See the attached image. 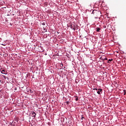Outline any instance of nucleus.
<instances>
[{
  "mask_svg": "<svg viewBox=\"0 0 126 126\" xmlns=\"http://www.w3.org/2000/svg\"><path fill=\"white\" fill-rule=\"evenodd\" d=\"M92 14L94 17H97V16H99L101 15V11L97 10H94L92 12Z\"/></svg>",
  "mask_w": 126,
  "mask_h": 126,
  "instance_id": "f257e3e1",
  "label": "nucleus"
},
{
  "mask_svg": "<svg viewBox=\"0 0 126 126\" xmlns=\"http://www.w3.org/2000/svg\"><path fill=\"white\" fill-rule=\"evenodd\" d=\"M71 28L72 29H73V30L74 31L77 30V29H78V28L77 25H74L73 27L72 26H71Z\"/></svg>",
  "mask_w": 126,
  "mask_h": 126,
  "instance_id": "f03ea898",
  "label": "nucleus"
},
{
  "mask_svg": "<svg viewBox=\"0 0 126 126\" xmlns=\"http://www.w3.org/2000/svg\"><path fill=\"white\" fill-rule=\"evenodd\" d=\"M101 92H102V89H99L98 90V91L97 92V94L100 95V94H101Z\"/></svg>",
  "mask_w": 126,
  "mask_h": 126,
  "instance_id": "7ed1b4c3",
  "label": "nucleus"
},
{
  "mask_svg": "<svg viewBox=\"0 0 126 126\" xmlns=\"http://www.w3.org/2000/svg\"><path fill=\"white\" fill-rule=\"evenodd\" d=\"M1 71V73H2L3 74H7V72L4 70H2Z\"/></svg>",
  "mask_w": 126,
  "mask_h": 126,
  "instance_id": "20e7f679",
  "label": "nucleus"
},
{
  "mask_svg": "<svg viewBox=\"0 0 126 126\" xmlns=\"http://www.w3.org/2000/svg\"><path fill=\"white\" fill-rule=\"evenodd\" d=\"M32 117H33V118H35V117H36V113H35V112L33 111L32 112Z\"/></svg>",
  "mask_w": 126,
  "mask_h": 126,
  "instance_id": "39448f33",
  "label": "nucleus"
},
{
  "mask_svg": "<svg viewBox=\"0 0 126 126\" xmlns=\"http://www.w3.org/2000/svg\"><path fill=\"white\" fill-rule=\"evenodd\" d=\"M100 30H101V29L96 28V32H99Z\"/></svg>",
  "mask_w": 126,
  "mask_h": 126,
  "instance_id": "423d86ee",
  "label": "nucleus"
},
{
  "mask_svg": "<svg viewBox=\"0 0 126 126\" xmlns=\"http://www.w3.org/2000/svg\"><path fill=\"white\" fill-rule=\"evenodd\" d=\"M113 61V59H109L108 61V63H109V62H112Z\"/></svg>",
  "mask_w": 126,
  "mask_h": 126,
  "instance_id": "0eeeda50",
  "label": "nucleus"
},
{
  "mask_svg": "<svg viewBox=\"0 0 126 126\" xmlns=\"http://www.w3.org/2000/svg\"><path fill=\"white\" fill-rule=\"evenodd\" d=\"M75 100H76V101H78V97H76Z\"/></svg>",
  "mask_w": 126,
  "mask_h": 126,
  "instance_id": "6e6552de",
  "label": "nucleus"
},
{
  "mask_svg": "<svg viewBox=\"0 0 126 126\" xmlns=\"http://www.w3.org/2000/svg\"><path fill=\"white\" fill-rule=\"evenodd\" d=\"M66 104H67V105H68V104H69V101H67Z\"/></svg>",
  "mask_w": 126,
  "mask_h": 126,
  "instance_id": "1a4fd4ad",
  "label": "nucleus"
},
{
  "mask_svg": "<svg viewBox=\"0 0 126 126\" xmlns=\"http://www.w3.org/2000/svg\"><path fill=\"white\" fill-rule=\"evenodd\" d=\"M124 95H126V91L124 90Z\"/></svg>",
  "mask_w": 126,
  "mask_h": 126,
  "instance_id": "9d476101",
  "label": "nucleus"
},
{
  "mask_svg": "<svg viewBox=\"0 0 126 126\" xmlns=\"http://www.w3.org/2000/svg\"><path fill=\"white\" fill-rule=\"evenodd\" d=\"M42 25L43 26L45 25V23H42Z\"/></svg>",
  "mask_w": 126,
  "mask_h": 126,
  "instance_id": "9b49d317",
  "label": "nucleus"
},
{
  "mask_svg": "<svg viewBox=\"0 0 126 126\" xmlns=\"http://www.w3.org/2000/svg\"><path fill=\"white\" fill-rule=\"evenodd\" d=\"M3 77H4V78H5V79L6 78V76H4Z\"/></svg>",
  "mask_w": 126,
  "mask_h": 126,
  "instance_id": "f8f14e48",
  "label": "nucleus"
},
{
  "mask_svg": "<svg viewBox=\"0 0 126 126\" xmlns=\"http://www.w3.org/2000/svg\"><path fill=\"white\" fill-rule=\"evenodd\" d=\"M94 90H96L97 91V90H98V89H94Z\"/></svg>",
  "mask_w": 126,
  "mask_h": 126,
  "instance_id": "ddd939ff",
  "label": "nucleus"
},
{
  "mask_svg": "<svg viewBox=\"0 0 126 126\" xmlns=\"http://www.w3.org/2000/svg\"><path fill=\"white\" fill-rule=\"evenodd\" d=\"M84 119V117H82L81 120H83Z\"/></svg>",
  "mask_w": 126,
  "mask_h": 126,
  "instance_id": "4468645a",
  "label": "nucleus"
},
{
  "mask_svg": "<svg viewBox=\"0 0 126 126\" xmlns=\"http://www.w3.org/2000/svg\"><path fill=\"white\" fill-rule=\"evenodd\" d=\"M17 89L16 88H15V90H17Z\"/></svg>",
  "mask_w": 126,
  "mask_h": 126,
  "instance_id": "2eb2a0df",
  "label": "nucleus"
},
{
  "mask_svg": "<svg viewBox=\"0 0 126 126\" xmlns=\"http://www.w3.org/2000/svg\"><path fill=\"white\" fill-rule=\"evenodd\" d=\"M45 4H47V3H46Z\"/></svg>",
  "mask_w": 126,
  "mask_h": 126,
  "instance_id": "dca6fc26",
  "label": "nucleus"
}]
</instances>
